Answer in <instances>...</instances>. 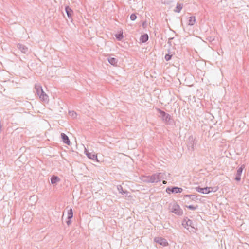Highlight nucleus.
Segmentation results:
<instances>
[{"mask_svg":"<svg viewBox=\"0 0 249 249\" xmlns=\"http://www.w3.org/2000/svg\"><path fill=\"white\" fill-rule=\"evenodd\" d=\"M162 175L161 173H157L151 176L144 177L143 181L146 183H157L161 180Z\"/></svg>","mask_w":249,"mask_h":249,"instance_id":"f257e3e1","label":"nucleus"},{"mask_svg":"<svg viewBox=\"0 0 249 249\" xmlns=\"http://www.w3.org/2000/svg\"><path fill=\"white\" fill-rule=\"evenodd\" d=\"M169 209L170 211L178 216H181L183 214V211L180 208L179 205L176 202H173L169 204Z\"/></svg>","mask_w":249,"mask_h":249,"instance_id":"f03ea898","label":"nucleus"},{"mask_svg":"<svg viewBox=\"0 0 249 249\" xmlns=\"http://www.w3.org/2000/svg\"><path fill=\"white\" fill-rule=\"evenodd\" d=\"M157 110L160 114V117L163 122L167 124H172L171 118L170 114L160 108H157Z\"/></svg>","mask_w":249,"mask_h":249,"instance_id":"7ed1b4c3","label":"nucleus"},{"mask_svg":"<svg viewBox=\"0 0 249 249\" xmlns=\"http://www.w3.org/2000/svg\"><path fill=\"white\" fill-rule=\"evenodd\" d=\"M154 241L156 243H158L163 247H166L168 245V243L167 240L161 237H156L154 238Z\"/></svg>","mask_w":249,"mask_h":249,"instance_id":"20e7f679","label":"nucleus"},{"mask_svg":"<svg viewBox=\"0 0 249 249\" xmlns=\"http://www.w3.org/2000/svg\"><path fill=\"white\" fill-rule=\"evenodd\" d=\"M195 189L197 192L204 194H207L212 191V188L208 187L201 188L200 186H198L196 187Z\"/></svg>","mask_w":249,"mask_h":249,"instance_id":"39448f33","label":"nucleus"},{"mask_svg":"<svg viewBox=\"0 0 249 249\" xmlns=\"http://www.w3.org/2000/svg\"><path fill=\"white\" fill-rule=\"evenodd\" d=\"M182 188L176 186L167 187L166 189V192L169 194H170L171 192L172 193H181L182 192Z\"/></svg>","mask_w":249,"mask_h":249,"instance_id":"423d86ee","label":"nucleus"},{"mask_svg":"<svg viewBox=\"0 0 249 249\" xmlns=\"http://www.w3.org/2000/svg\"><path fill=\"white\" fill-rule=\"evenodd\" d=\"M195 144L196 143L194 137L193 136H189L187 142V147L189 150H194Z\"/></svg>","mask_w":249,"mask_h":249,"instance_id":"0eeeda50","label":"nucleus"},{"mask_svg":"<svg viewBox=\"0 0 249 249\" xmlns=\"http://www.w3.org/2000/svg\"><path fill=\"white\" fill-rule=\"evenodd\" d=\"M182 225L185 228L188 229V226H190L192 228H194V227L193 226V221L191 220L188 219V217H186V218H184V219L183 220V221L182 222Z\"/></svg>","mask_w":249,"mask_h":249,"instance_id":"6e6552de","label":"nucleus"},{"mask_svg":"<svg viewBox=\"0 0 249 249\" xmlns=\"http://www.w3.org/2000/svg\"><path fill=\"white\" fill-rule=\"evenodd\" d=\"M244 168V165H243L241 167H239L237 170V172L236 174L235 180L237 181H239L241 180V176L242 175L243 169Z\"/></svg>","mask_w":249,"mask_h":249,"instance_id":"1a4fd4ad","label":"nucleus"},{"mask_svg":"<svg viewBox=\"0 0 249 249\" xmlns=\"http://www.w3.org/2000/svg\"><path fill=\"white\" fill-rule=\"evenodd\" d=\"M73 216V210L71 208H70L68 211V216L66 220V223L69 226L71 223V219Z\"/></svg>","mask_w":249,"mask_h":249,"instance_id":"9d476101","label":"nucleus"},{"mask_svg":"<svg viewBox=\"0 0 249 249\" xmlns=\"http://www.w3.org/2000/svg\"><path fill=\"white\" fill-rule=\"evenodd\" d=\"M65 11L67 14L68 18H69V19H70L71 21H72V15L73 13L72 10L69 6H65Z\"/></svg>","mask_w":249,"mask_h":249,"instance_id":"9b49d317","label":"nucleus"},{"mask_svg":"<svg viewBox=\"0 0 249 249\" xmlns=\"http://www.w3.org/2000/svg\"><path fill=\"white\" fill-rule=\"evenodd\" d=\"M85 153L87 155L88 158L98 161L97 155L95 153L89 152L86 149L85 150Z\"/></svg>","mask_w":249,"mask_h":249,"instance_id":"f8f14e48","label":"nucleus"},{"mask_svg":"<svg viewBox=\"0 0 249 249\" xmlns=\"http://www.w3.org/2000/svg\"><path fill=\"white\" fill-rule=\"evenodd\" d=\"M17 48L23 53H28V48L24 45L20 43L17 44Z\"/></svg>","mask_w":249,"mask_h":249,"instance_id":"ddd939ff","label":"nucleus"},{"mask_svg":"<svg viewBox=\"0 0 249 249\" xmlns=\"http://www.w3.org/2000/svg\"><path fill=\"white\" fill-rule=\"evenodd\" d=\"M61 138L62 140V141L63 142L67 144V145H70V143H71V142H70V140H69V137L67 136V135L64 133H62L61 134Z\"/></svg>","mask_w":249,"mask_h":249,"instance_id":"4468645a","label":"nucleus"},{"mask_svg":"<svg viewBox=\"0 0 249 249\" xmlns=\"http://www.w3.org/2000/svg\"><path fill=\"white\" fill-rule=\"evenodd\" d=\"M50 180L51 183L53 185L60 181V178L58 176L55 175H53L51 177Z\"/></svg>","mask_w":249,"mask_h":249,"instance_id":"2eb2a0df","label":"nucleus"},{"mask_svg":"<svg viewBox=\"0 0 249 249\" xmlns=\"http://www.w3.org/2000/svg\"><path fill=\"white\" fill-rule=\"evenodd\" d=\"M117 189L119 192V193L121 194L125 195V196H127L129 193V192L127 190H124L123 187L120 185H118L117 186Z\"/></svg>","mask_w":249,"mask_h":249,"instance_id":"dca6fc26","label":"nucleus"},{"mask_svg":"<svg viewBox=\"0 0 249 249\" xmlns=\"http://www.w3.org/2000/svg\"><path fill=\"white\" fill-rule=\"evenodd\" d=\"M107 60L109 63L113 66H116L118 60L114 57H108L107 58Z\"/></svg>","mask_w":249,"mask_h":249,"instance_id":"f3484780","label":"nucleus"},{"mask_svg":"<svg viewBox=\"0 0 249 249\" xmlns=\"http://www.w3.org/2000/svg\"><path fill=\"white\" fill-rule=\"evenodd\" d=\"M39 98L45 102H47L48 101V96L44 92V91H43V93H40L39 95H38Z\"/></svg>","mask_w":249,"mask_h":249,"instance_id":"a211bd4d","label":"nucleus"},{"mask_svg":"<svg viewBox=\"0 0 249 249\" xmlns=\"http://www.w3.org/2000/svg\"><path fill=\"white\" fill-rule=\"evenodd\" d=\"M148 38H149L148 35L147 34H144L141 35V36L140 37V40L142 43H145L147 41V40H148Z\"/></svg>","mask_w":249,"mask_h":249,"instance_id":"6ab92c4d","label":"nucleus"},{"mask_svg":"<svg viewBox=\"0 0 249 249\" xmlns=\"http://www.w3.org/2000/svg\"><path fill=\"white\" fill-rule=\"evenodd\" d=\"M183 7V4L180 3H177L176 9L174 10V12L176 13H179Z\"/></svg>","mask_w":249,"mask_h":249,"instance_id":"aec40b11","label":"nucleus"},{"mask_svg":"<svg viewBox=\"0 0 249 249\" xmlns=\"http://www.w3.org/2000/svg\"><path fill=\"white\" fill-rule=\"evenodd\" d=\"M196 22V18L195 16H192L189 17L188 20V25L190 26H193L195 24Z\"/></svg>","mask_w":249,"mask_h":249,"instance_id":"412c9836","label":"nucleus"},{"mask_svg":"<svg viewBox=\"0 0 249 249\" xmlns=\"http://www.w3.org/2000/svg\"><path fill=\"white\" fill-rule=\"evenodd\" d=\"M35 89H36V93L37 94V95H39V94H40V93H43V89H42V87L39 85H36L35 86Z\"/></svg>","mask_w":249,"mask_h":249,"instance_id":"4be33fe9","label":"nucleus"},{"mask_svg":"<svg viewBox=\"0 0 249 249\" xmlns=\"http://www.w3.org/2000/svg\"><path fill=\"white\" fill-rule=\"evenodd\" d=\"M115 36L117 40L121 41L124 37L123 32H120L118 34H116L115 35Z\"/></svg>","mask_w":249,"mask_h":249,"instance_id":"5701e85b","label":"nucleus"},{"mask_svg":"<svg viewBox=\"0 0 249 249\" xmlns=\"http://www.w3.org/2000/svg\"><path fill=\"white\" fill-rule=\"evenodd\" d=\"M169 51H170L168 50V52H169ZM172 57V54L171 53L169 52L168 54H166L165 55L164 58H165V59L166 60V61H168L170 60H171Z\"/></svg>","mask_w":249,"mask_h":249,"instance_id":"b1692460","label":"nucleus"},{"mask_svg":"<svg viewBox=\"0 0 249 249\" xmlns=\"http://www.w3.org/2000/svg\"><path fill=\"white\" fill-rule=\"evenodd\" d=\"M185 197H188L190 199H191L192 200H194L196 199V196L194 195H186L184 196Z\"/></svg>","mask_w":249,"mask_h":249,"instance_id":"393cba45","label":"nucleus"},{"mask_svg":"<svg viewBox=\"0 0 249 249\" xmlns=\"http://www.w3.org/2000/svg\"><path fill=\"white\" fill-rule=\"evenodd\" d=\"M186 207H187L188 209H189V210H195L197 209L198 206L197 205L194 206V205H188V206L186 205Z\"/></svg>","mask_w":249,"mask_h":249,"instance_id":"a878e982","label":"nucleus"},{"mask_svg":"<svg viewBox=\"0 0 249 249\" xmlns=\"http://www.w3.org/2000/svg\"><path fill=\"white\" fill-rule=\"evenodd\" d=\"M69 113L70 115L73 118H75L76 117V116H77L76 112H74L73 111H69Z\"/></svg>","mask_w":249,"mask_h":249,"instance_id":"bb28decb","label":"nucleus"},{"mask_svg":"<svg viewBox=\"0 0 249 249\" xmlns=\"http://www.w3.org/2000/svg\"><path fill=\"white\" fill-rule=\"evenodd\" d=\"M137 18V16L135 14H132L131 15H130V19L132 21H134L135 20H136Z\"/></svg>","mask_w":249,"mask_h":249,"instance_id":"cd10ccee","label":"nucleus"},{"mask_svg":"<svg viewBox=\"0 0 249 249\" xmlns=\"http://www.w3.org/2000/svg\"><path fill=\"white\" fill-rule=\"evenodd\" d=\"M30 214V213L29 212H27L26 213H25L23 215V220H24L26 219V216L29 215Z\"/></svg>","mask_w":249,"mask_h":249,"instance_id":"c85d7f7f","label":"nucleus"},{"mask_svg":"<svg viewBox=\"0 0 249 249\" xmlns=\"http://www.w3.org/2000/svg\"><path fill=\"white\" fill-rule=\"evenodd\" d=\"M173 39V37L169 38L168 43H171V40Z\"/></svg>","mask_w":249,"mask_h":249,"instance_id":"c756f323","label":"nucleus"},{"mask_svg":"<svg viewBox=\"0 0 249 249\" xmlns=\"http://www.w3.org/2000/svg\"><path fill=\"white\" fill-rule=\"evenodd\" d=\"M142 26H143V27H145V26H146V22H145V21H144V22H143L142 23Z\"/></svg>","mask_w":249,"mask_h":249,"instance_id":"7c9ffc66","label":"nucleus"}]
</instances>
